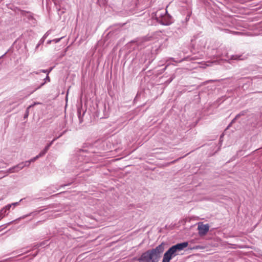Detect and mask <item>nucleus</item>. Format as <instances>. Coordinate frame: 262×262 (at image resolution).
<instances>
[{"instance_id": "f257e3e1", "label": "nucleus", "mask_w": 262, "mask_h": 262, "mask_svg": "<svg viewBox=\"0 0 262 262\" xmlns=\"http://www.w3.org/2000/svg\"><path fill=\"white\" fill-rule=\"evenodd\" d=\"M165 244L162 243L155 248L142 253L139 258H134L139 262H158L164 251Z\"/></svg>"}, {"instance_id": "f03ea898", "label": "nucleus", "mask_w": 262, "mask_h": 262, "mask_svg": "<svg viewBox=\"0 0 262 262\" xmlns=\"http://www.w3.org/2000/svg\"><path fill=\"white\" fill-rule=\"evenodd\" d=\"M188 245V243L185 242L172 246L164 254L162 262H169L172 258L178 255V252L184 249Z\"/></svg>"}, {"instance_id": "7ed1b4c3", "label": "nucleus", "mask_w": 262, "mask_h": 262, "mask_svg": "<svg viewBox=\"0 0 262 262\" xmlns=\"http://www.w3.org/2000/svg\"><path fill=\"white\" fill-rule=\"evenodd\" d=\"M152 18L164 26H168L173 21V18L167 13L166 9H160L157 11L155 14H152Z\"/></svg>"}, {"instance_id": "20e7f679", "label": "nucleus", "mask_w": 262, "mask_h": 262, "mask_svg": "<svg viewBox=\"0 0 262 262\" xmlns=\"http://www.w3.org/2000/svg\"><path fill=\"white\" fill-rule=\"evenodd\" d=\"M193 40H191V45L193 48V50L192 51V52L194 53L197 52L198 54L192 58H201L203 56V53L204 52V50L206 45V39L205 37L196 38V39L194 40L195 44L193 43Z\"/></svg>"}, {"instance_id": "39448f33", "label": "nucleus", "mask_w": 262, "mask_h": 262, "mask_svg": "<svg viewBox=\"0 0 262 262\" xmlns=\"http://www.w3.org/2000/svg\"><path fill=\"white\" fill-rule=\"evenodd\" d=\"M53 141L54 140H53L50 144H49L47 146H46V147L45 148V149L42 151H41L39 154L38 155L36 156L35 157H34V158H33L29 161H26L25 163H22L18 164L17 166H16L13 168L14 169V170H12L11 172H15V171H18L20 169H22L24 166H29L31 162H34L36 159L39 158V157L43 156L49 150V149L51 145L52 144V142H53Z\"/></svg>"}, {"instance_id": "423d86ee", "label": "nucleus", "mask_w": 262, "mask_h": 262, "mask_svg": "<svg viewBox=\"0 0 262 262\" xmlns=\"http://www.w3.org/2000/svg\"><path fill=\"white\" fill-rule=\"evenodd\" d=\"M156 53H154L152 51H150L149 49L146 50L145 54H143L141 59V62H146L148 61L146 64V68H147L151 63L153 61L155 58Z\"/></svg>"}, {"instance_id": "0eeeda50", "label": "nucleus", "mask_w": 262, "mask_h": 262, "mask_svg": "<svg viewBox=\"0 0 262 262\" xmlns=\"http://www.w3.org/2000/svg\"><path fill=\"white\" fill-rule=\"evenodd\" d=\"M210 226L208 224H204L203 222L198 223V230L200 236H203L207 234L209 231Z\"/></svg>"}, {"instance_id": "6e6552de", "label": "nucleus", "mask_w": 262, "mask_h": 262, "mask_svg": "<svg viewBox=\"0 0 262 262\" xmlns=\"http://www.w3.org/2000/svg\"><path fill=\"white\" fill-rule=\"evenodd\" d=\"M247 58V57L245 56H243L242 54L240 55H232L229 56L228 54H227L225 58H223L224 60L227 61L229 63H231L232 60H244Z\"/></svg>"}, {"instance_id": "1a4fd4ad", "label": "nucleus", "mask_w": 262, "mask_h": 262, "mask_svg": "<svg viewBox=\"0 0 262 262\" xmlns=\"http://www.w3.org/2000/svg\"><path fill=\"white\" fill-rule=\"evenodd\" d=\"M151 37H144L143 38L139 39L137 41V45L139 46H141V48L142 47H145L147 46V42L150 40Z\"/></svg>"}, {"instance_id": "9d476101", "label": "nucleus", "mask_w": 262, "mask_h": 262, "mask_svg": "<svg viewBox=\"0 0 262 262\" xmlns=\"http://www.w3.org/2000/svg\"><path fill=\"white\" fill-rule=\"evenodd\" d=\"M85 113V110H84L82 108L78 106L77 107V116L79 119V123H81L83 121V116Z\"/></svg>"}, {"instance_id": "9b49d317", "label": "nucleus", "mask_w": 262, "mask_h": 262, "mask_svg": "<svg viewBox=\"0 0 262 262\" xmlns=\"http://www.w3.org/2000/svg\"><path fill=\"white\" fill-rule=\"evenodd\" d=\"M247 114V111H243L241 112L239 114H237L235 118L232 120L231 123L228 126L227 128H228L231 125L232 123H233L236 120L238 119L241 116H244Z\"/></svg>"}, {"instance_id": "f8f14e48", "label": "nucleus", "mask_w": 262, "mask_h": 262, "mask_svg": "<svg viewBox=\"0 0 262 262\" xmlns=\"http://www.w3.org/2000/svg\"><path fill=\"white\" fill-rule=\"evenodd\" d=\"M78 151V153L77 154V156H78V160L79 161H81L82 159L83 155H82L81 154L84 152L85 150L83 149H79Z\"/></svg>"}, {"instance_id": "ddd939ff", "label": "nucleus", "mask_w": 262, "mask_h": 262, "mask_svg": "<svg viewBox=\"0 0 262 262\" xmlns=\"http://www.w3.org/2000/svg\"><path fill=\"white\" fill-rule=\"evenodd\" d=\"M252 81L251 80H248L247 82H246L243 86V89H247L248 87L252 85Z\"/></svg>"}, {"instance_id": "4468645a", "label": "nucleus", "mask_w": 262, "mask_h": 262, "mask_svg": "<svg viewBox=\"0 0 262 262\" xmlns=\"http://www.w3.org/2000/svg\"><path fill=\"white\" fill-rule=\"evenodd\" d=\"M175 77H176L175 74H172L170 78L169 79H168L166 81V82L167 83H170L173 80V79L175 78Z\"/></svg>"}, {"instance_id": "2eb2a0df", "label": "nucleus", "mask_w": 262, "mask_h": 262, "mask_svg": "<svg viewBox=\"0 0 262 262\" xmlns=\"http://www.w3.org/2000/svg\"><path fill=\"white\" fill-rule=\"evenodd\" d=\"M226 32H229V33H232L234 35H239V34H241V33L239 32H236V31H230L229 30H227V29H225V30Z\"/></svg>"}, {"instance_id": "dca6fc26", "label": "nucleus", "mask_w": 262, "mask_h": 262, "mask_svg": "<svg viewBox=\"0 0 262 262\" xmlns=\"http://www.w3.org/2000/svg\"><path fill=\"white\" fill-rule=\"evenodd\" d=\"M168 64H167L164 68L162 69V70H160L159 73V74H162V73H163L165 71V70L166 69V68L168 66Z\"/></svg>"}, {"instance_id": "f3484780", "label": "nucleus", "mask_w": 262, "mask_h": 262, "mask_svg": "<svg viewBox=\"0 0 262 262\" xmlns=\"http://www.w3.org/2000/svg\"><path fill=\"white\" fill-rule=\"evenodd\" d=\"M63 37H62L60 38H58V39H55L54 40H52V41H54L55 42V43H57L61 39H62Z\"/></svg>"}, {"instance_id": "a211bd4d", "label": "nucleus", "mask_w": 262, "mask_h": 262, "mask_svg": "<svg viewBox=\"0 0 262 262\" xmlns=\"http://www.w3.org/2000/svg\"><path fill=\"white\" fill-rule=\"evenodd\" d=\"M68 90L67 91V94H66V96H67V102H68Z\"/></svg>"}, {"instance_id": "6ab92c4d", "label": "nucleus", "mask_w": 262, "mask_h": 262, "mask_svg": "<svg viewBox=\"0 0 262 262\" xmlns=\"http://www.w3.org/2000/svg\"><path fill=\"white\" fill-rule=\"evenodd\" d=\"M46 79H47L49 81H50V78H49V76H47L46 77Z\"/></svg>"}, {"instance_id": "aec40b11", "label": "nucleus", "mask_w": 262, "mask_h": 262, "mask_svg": "<svg viewBox=\"0 0 262 262\" xmlns=\"http://www.w3.org/2000/svg\"><path fill=\"white\" fill-rule=\"evenodd\" d=\"M242 150H239V151H237V154L238 155L239 154V153H240L241 152H242Z\"/></svg>"}, {"instance_id": "412c9836", "label": "nucleus", "mask_w": 262, "mask_h": 262, "mask_svg": "<svg viewBox=\"0 0 262 262\" xmlns=\"http://www.w3.org/2000/svg\"><path fill=\"white\" fill-rule=\"evenodd\" d=\"M222 136H223L222 135V136H221V137H220V142H221V141H221V139H222Z\"/></svg>"}, {"instance_id": "4be33fe9", "label": "nucleus", "mask_w": 262, "mask_h": 262, "mask_svg": "<svg viewBox=\"0 0 262 262\" xmlns=\"http://www.w3.org/2000/svg\"><path fill=\"white\" fill-rule=\"evenodd\" d=\"M170 60H173V61H175V60H174V59H173V58H170Z\"/></svg>"}]
</instances>
